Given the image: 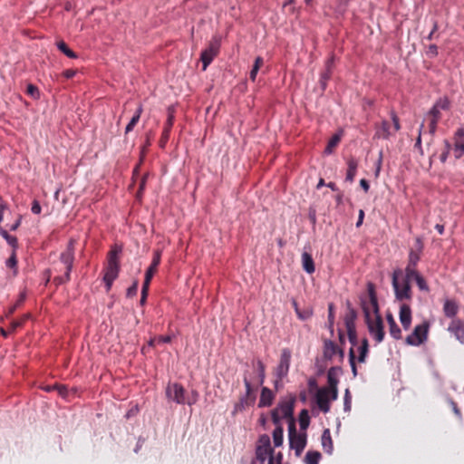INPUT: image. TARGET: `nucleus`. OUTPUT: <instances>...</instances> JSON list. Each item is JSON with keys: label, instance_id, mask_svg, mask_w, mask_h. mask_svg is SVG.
I'll return each instance as SVG.
<instances>
[{"label": "nucleus", "instance_id": "1", "mask_svg": "<svg viewBox=\"0 0 464 464\" xmlns=\"http://www.w3.org/2000/svg\"><path fill=\"white\" fill-rule=\"evenodd\" d=\"M253 371L246 370L243 373V382L246 387V394L241 396L235 405V411H241L246 407L251 406L256 401V391L262 385L266 378V366L261 360L252 362Z\"/></svg>", "mask_w": 464, "mask_h": 464}, {"label": "nucleus", "instance_id": "2", "mask_svg": "<svg viewBox=\"0 0 464 464\" xmlns=\"http://www.w3.org/2000/svg\"><path fill=\"white\" fill-rule=\"evenodd\" d=\"M121 252V247L115 246L108 254V264L103 276L107 292L111 290L113 281L118 277L120 272L119 254Z\"/></svg>", "mask_w": 464, "mask_h": 464}, {"label": "nucleus", "instance_id": "3", "mask_svg": "<svg viewBox=\"0 0 464 464\" xmlns=\"http://www.w3.org/2000/svg\"><path fill=\"white\" fill-rule=\"evenodd\" d=\"M74 244L75 241L71 239L66 249L60 255V261L63 265L65 271L63 276H57L53 278V283L56 285L65 284L71 279V272L74 261Z\"/></svg>", "mask_w": 464, "mask_h": 464}, {"label": "nucleus", "instance_id": "4", "mask_svg": "<svg viewBox=\"0 0 464 464\" xmlns=\"http://www.w3.org/2000/svg\"><path fill=\"white\" fill-rule=\"evenodd\" d=\"M367 296L361 297V307L363 312L364 320L372 318L375 315H380L375 287L371 282L367 284Z\"/></svg>", "mask_w": 464, "mask_h": 464}, {"label": "nucleus", "instance_id": "5", "mask_svg": "<svg viewBox=\"0 0 464 464\" xmlns=\"http://www.w3.org/2000/svg\"><path fill=\"white\" fill-rule=\"evenodd\" d=\"M256 459L260 464H265L266 460H268L267 464H275L274 450L271 447L270 437L267 434H262L258 438L256 447Z\"/></svg>", "mask_w": 464, "mask_h": 464}, {"label": "nucleus", "instance_id": "6", "mask_svg": "<svg viewBox=\"0 0 464 464\" xmlns=\"http://www.w3.org/2000/svg\"><path fill=\"white\" fill-rule=\"evenodd\" d=\"M295 402V398L294 396H290L287 399L281 401L277 407L275 408L271 412V418L274 424H278L281 421V419L285 418L288 421L291 419H294V406Z\"/></svg>", "mask_w": 464, "mask_h": 464}, {"label": "nucleus", "instance_id": "7", "mask_svg": "<svg viewBox=\"0 0 464 464\" xmlns=\"http://www.w3.org/2000/svg\"><path fill=\"white\" fill-rule=\"evenodd\" d=\"M288 439H289V446L291 450L295 451V455L300 457L304 449L306 446V433L296 431L295 428V419H291L289 420L288 427Z\"/></svg>", "mask_w": 464, "mask_h": 464}, {"label": "nucleus", "instance_id": "8", "mask_svg": "<svg viewBox=\"0 0 464 464\" xmlns=\"http://www.w3.org/2000/svg\"><path fill=\"white\" fill-rule=\"evenodd\" d=\"M392 122L382 121L380 125L376 126L375 136L383 140H388L394 136L401 129L400 120L394 111L391 112Z\"/></svg>", "mask_w": 464, "mask_h": 464}, {"label": "nucleus", "instance_id": "9", "mask_svg": "<svg viewBox=\"0 0 464 464\" xmlns=\"http://www.w3.org/2000/svg\"><path fill=\"white\" fill-rule=\"evenodd\" d=\"M185 393H186V391H185L184 387L178 382L169 383L166 388V396L169 400H171L178 404H185V403H187L188 405L194 404L197 401V398L194 397L193 399H190V398L186 399ZM193 393L195 394V396L198 395V393L196 392Z\"/></svg>", "mask_w": 464, "mask_h": 464}, {"label": "nucleus", "instance_id": "10", "mask_svg": "<svg viewBox=\"0 0 464 464\" xmlns=\"http://www.w3.org/2000/svg\"><path fill=\"white\" fill-rule=\"evenodd\" d=\"M401 274L400 270L394 271L392 274V286L394 289V294L396 299L402 300H410L411 298V288L409 282L402 279V282L400 283L399 276Z\"/></svg>", "mask_w": 464, "mask_h": 464}, {"label": "nucleus", "instance_id": "11", "mask_svg": "<svg viewBox=\"0 0 464 464\" xmlns=\"http://www.w3.org/2000/svg\"><path fill=\"white\" fill-rule=\"evenodd\" d=\"M368 331L373 337L377 343H382L384 340L385 332L382 318L380 315H375L372 318L365 320Z\"/></svg>", "mask_w": 464, "mask_h": 464}, {"label": "nucleus", "instance_id": "12", "mask_svg": "<svg viewBox=\"0 0 464 464\" xmlns=\"http://www.w3.org/2000/svg\"><path fill=\"white\" fill-rule=\"evenodd\" d=\"M290 362L291 351L288 348H284L281 352L279 363L275 372L276 376V380L275 382L276 386H277V383L288 374Z\"/></svg>", "mask_w": 464, "mask_h": 464}, {"label": "nucleus", "instance_id": "13", "mask_svg": "<svg viewBox=\"0 0 464 464\" xmlns=\"http://www.w3.org/2000/svg\"><path fill=\"white\" fill-rule=\"evenodd\" d=\"M220 47V40L218 37H214L208 48L203 50L200 54V61L203 63V71L207 70V67L212 63L214 58L218 55Z\"/></svg>", "mask_w": 464, "mask_h": 464}, {"label": "nucleus", "instance_id": "14", "mask_svg": "<svg viewBox=\"0 0 464 464\" xmlns=\"http://www.w3.org/2000/svg\"><path fill=\"white\" fill-rule=\"evenodd\" d=\"M429 325L426 323L416 325L413 332L407 336L406 343L410 345H420L426 339L428 334Z\"/></svg>", "mask_w": 464, "mask_h": 464}, {"label": "nucleus", "instance_id": "15", "mask_svg": "<svg viewBox=\"0 0 464 464\" xmlns=\"http://www.w3.org/2000/svg\"><path fill=\"white\" fill-rule=\"evenodd\" d=\"M316 404L321 411L327 413L330 411V402L332 400V392L325 387L320 388L315 395Z\"/></svg>", "mask_w": 464, "mask_h": 464}, {"label": "nucleus", "instance_id": "16", "mask_svg": "<svg viewBox=\"0 0 464 464\" xmlns=\"http://www.w3.org/2000/svg\"><path fill=\"white\" fill-rule=\"evenodd\" d=\"M160 259H161V251L155 250L153 252L152 261L145 273V279L143 282L144 285L150 284V281H151L153 276L155 275V273L157 272L158 266L160 264Z\"/></svg>", "mask_w": 464, "mask_h": 464}, {"label": "nucleus", "instance_id": "17", "mask_svg": "<svg viewBox=\"0 0 464 464\" xmlns=\"http://www.w3.org/2000/svg\"><path fill=\"white\" fill-rule=\"evenodd\" d=\"M453 151L456 159H460L464 155V129L459 128L454 134Z\"/></svg>", "mask_w": 464, "mask_h": 464}, {"label": "nucleus", "instance_id": "18", "mask_svg": "<svg viewBox=\"0 0 464 464\" xmlns=\"http://www.w3.org/2000/svg\"><path fill=\"white\" fill-rule=\"evenodd\" d=\"M324 354L326 359L331 360L335 354H338L342 362L344 357L343 349H340L333 341L327 340L324 342Z\"/></svg>", "mask_w": 464, "mask_h": 464}, {"label": "nucleus", "instance_id": "19", "mask_svg": "<svg viewBox=\"0 0 464 464\" xmlns=\"http://www.w3.org/2000/svg\"><path fill=\"white\" fill-rule=\"evenodd\" d=\"M423 249V244L420 238H416L415 249H411L409 253V260L407 266L417 267L418 263L420 259V254Z\"/></svg>", "mask_w": 464, "mask_h": 464}, {"label": "nucleus", "instance_id": "20", "mask_svg": "<svg viewBox=\"0 0 464 464\" xmlns=\"http://www.w3.org/2000/svg\"><path fill=\"white\" fill-rule=\"evenodd\" d=\"M449 331L452 333L461 343H464V323L461 320L453 319L449 325Z\"/></svg>", "mask_w": 464, "mask_h": 464}, {"label": "nucleus", "instance_id": "21", "mask_svg": "<svg viewBox=\"0 0 464 464\" xmlns=\"http://www.w3.org/2000/svg\"><path fill=\"white\" fill-rule=\"evenodd\" d=\"M328 386L326 387L332 392V400L338 398V379L335 377V368L332 367L327 372Z\"/></svg>", "mask_w": 464, "mask_h": 464}, {"label": "nucleus", "instance_id": "22", "mask_svg": "<svg viewBox=\"0 0 464 464\" xmlns=\"http://www.w3.org/2000/svg\"><path fill=\"white\" fill-rule=\"evenodd\" d=\"M400 321L405 330L410 328L411 324V310L407 304H402L400 307Z\"/></svg>", "mask_w": 464, "mask_h": 464}, {"label": "nucleus", "instance_id": "23", "mask_svg": "<svg viewBox=\"0 0 464 464\" xmlns=\"http://www.w3.org/2000/svg\"><path fill=\"white\" fill-rule=\"evenodd\" d=\"M428 117L430 119V123H429L430 132L431 134H434L437 130V124L441 118L440 111L439 109H437L436 107L432 106V108L430 110V111L428 113Z\"/></svg>", "mask_w": 464, "mask_h": 464}, {"label": "nucleus", "instance_id": "24", "mask_svg": "<svg viewBox=\"0 0 464 464\" xmlns=\"http://www.w3.org/2000/svg\"><path fill=\"white\" fill-rule=\"evenodd\" d=\"M356 319H357V312L354 308H353L351 306V304L348 303L347 304V312L344 316V324H345L346 330L356 328V325H355Z\"/></svg>", "mask_w": 464, "mask_h": 464}, {"label": "nucleus", "instance_id": "25", "mask_svg": "<svg viewBox=\"0 0 464 464\" xmlns=\"http://www.w3.org/2000/svg\"><path fill=\"white\" fill-rule=\"evenodd\" d=\"M173 124H174V113H173V111L170 108H169L168 119L165 123V126H164V129L162 131V135H161V139H160V141L162 144H164L168 141Z\"/></svg>", "mask_w": 464, "mask_h": 464}, {"label": "nucleus", "instance_id": "26", "mask_svg": "<svg viewBox=\"0 0 464 464\" xmlns=\"http://www.w3.org/2000/svg\"><path fill=\"white\" fill-rule=\"evenodd\" d=\"M275 399L274 392L267 387H263L261 391L260 400L258 407H268L271 406Z\"/></svg>", "mask_w": 464, "mask_h": 464}, {"label": "nucleus", "instance_id": "27", "mask_svg": "<svg viewBox=\"0 0 464 464\" xmlns=\"http://www.w3.org/2000/svg\"><path fill=\"white\" fill-rule=\"evenodd\" d=\"M386 320L389 324V331L390 334L396 340H399L401 338V331L398 324H396L393 315L392 313H388L386 314Z\"/></svg>", "mask_w": 464, "mask_h": 464}, {"label": "nucleus", "instance_id": "28", "mask_svg": "<svg viewBox=\"0 0 464 464\" xmlns=\"http://www.w3.org/2000/svg\"><path fill=\"white\" fill-rule=\"evenodd\" d=\"M321 441H322V447H323L324 450L327 454H332L333 450H334V443H333V440H332V436H331V431L329 429H325L323 431Z\"/></svg>", "mask_w": 464, "mask_h": 464}, {"label": "nucleus", "instance_id": "29", "mask_svg": "<svg viewBox=\"0 0 464 464\" xmlns=\"http://www.w3.org/2000/svg\"><path fill=\"white\" fill-rule=\"evenodd\" d=\"M358 168V160L353 157L347 160V171L345 179L349 182H353L354 180V177L356 175Z\"/></svg>", "mask_w": 464, "mask_h": 464}, {"label": "nucleus", "instance_id": "30", "mask_svg": "<svg viewBox=\"0 0 464 464\" xmlns=\"http://www.w3.org/2000/svg\"><path fill=\"white\" fill-rule=\"evenodd\" d=\"M302 266L307 274L311 275L315 271L314 259L307 252L302 254Z\"/></svg>", "mask_w": 464, "mask_h": 464}, {"label": "nucleus", "instance_id": "31", "mask_svg": "<svg viewBox=\"0 0 464 464\" xmlns=\"http://www.w3.org/2000/svg\"><path fill=\"white\" fill-rule=\"evenodd\" d=\"M459 311V305L454 300L447 299L443 305V312L447 317H454Z\"/></svg>", "mask_w": 464, "mask_h": 464}, {"label": "nucleus", "instance_id": "32", "mask_svg": "<svg viewBox=\"0 0 464 464\" xmlns=\"http://www.w3.org/2000/svg\"><path fill=\"white\" fill-rule=\"evenodd\" d=\"M275 425H276V428L273 431V441H274L275 447H280V446H282L283 441H284V436H283L284 430H283V427L280 422L278 424H275Z\"/></svg>", "mask_w": 464, "mask_h": 464}, {"label": "nucleus", "instance_id": "33", "mask_svg": "<svg viewBox=\"0 0 464 464\" xmlns=\"http://www.w3.org/2000/svg\"><path fill=\"white\" fill-rule=\"evenodd\" d=\"M310 424V416L308 411L304 409L299 414V425L303 432H305L306 429Z\"/></svg>", "mask_w": 464, "mask_h": 464}, {"label": "nucleus", "instance_id": "34", "mask_svg": "<svg viewBox=\"0 0 464 464\" xmlns=\"http://www.w3.org/2000/svg\"><path fill=\"white\" fill-rule=\"evenodd\" d=\"M369 352V343L366 338L362 340L361 346L359 347L358 362H364Z\"/></svg>", "mask_w": 464, "mask_h": 464}, {"label": "nucleus", "instance_id": "35", "mask_svg": "<svg viewBox=\"0 0 464 464\" xmlns=\"http://www.w3.org/2000/svg\"><path fill=\"white\" fill-rule=\"evenodd\" d=\"M321 453L319 451L309 450L304 457L305 464H318L321 459Z\"/></svg>", "mask_w": 464, "mask_h": 464}, {"label": "nucleus", "instance_id": "36", "mask_svg": "<svg viewBox=\"0 0 464 464\" xmlns=\"http://www.w3.org/2000/svg\"><path fill=\"white\" fill-rule=\"evenodd\" d=\"M0 235L6 240L8 245L12 246L13 250L16 251V249L18 248L17 237L8 234V232L5 229L0 231Z\"/></svg>", "mask_w": 464, "mask_h": 464}, {"label": "nucleus", "instance_id": "37", "mask_svg": "<svg viewBox=\"0 0 464 464\" xmlns=\"http://www.w3.org/2000/svg\"><path fill=\"white\" fill-rule=\"evenodd\" d=\"M5 265L8 268L13 270V275H17V258H16V251L12 250L11 256L6 260Z\"/></svg>", "mask_w": 464, "mask_h": 464}, {"label": "nucleus", "instance_id": "38", "mask_svg": "<svg viewBox=\"0 0 464 464\" xmlns=\"http://www.w3.org/2000/svg\"><path fill=\"white\" fill-rule=\"evenodd\" d=\"M420 274L418 272L417 267L407 266L405 268V277L403 280L411 283L412 279H416Z\"/></svg>", "mask_w": 464, "mask_h": 464}, {"label": "nucleus", "instance_id": "39", "mask_svg": "<svg viewBox=\"0 0 464 464\" xmlns=\"http://www.w3.org/2000/svg\"><path fill=\"white\" fill-rule=\"evenodd\" d=\"M58 49L69 58H77L76 53L72 51L63 41L57 43Z\"/></svg>", "mask_w": 464, "mask_h": 464}, {"label": "nucleus", "instance_id": "40", "mask_svg": "<svg viewBox=\"0 0 464 464\" xmlns=\"http://www.w3.org/2000/svg\"><path fill=\"white\" fill-rule=\"evenodd\" d=\"M440 111H449L450 108V102L447 97L440 98L433 105Z\"/></svg>", "mask_w": 464, "mask_h": 464}, {"label": "nucleus", "instance_id": "41", "mask_svg": "<svg viewBox=\"0 0 464 464\" xmlns=\"http://www.w3.org/2000/svg\"><path fill=\"white\" fill-rule=\"evenodd\" d=\"M447 401H448L449 405L450 406V408H451L453 413L455 414V416L459 420H461L462 419V413H461V411L459 408L457 402L451 397H448L447 398Z\"/></svg>", "mask_w": 464, "mask_h": 464}, {"label": "nucleus", "instance_id": "42", "mask_svg": "<svg viewBox=\"0 0 464 464\" xmlns=\"http://www.w3.org/2000/svg\"><path fill=\"white\" fill-rule=\"evenodd\" d=\"M333 63H334V57H331L330 59H328V61L326 62V72H324L321 75V81H322V83L324 86L325 85V82L330 78L331 67L333 65Z\"/></svg>", "mask_w": 464, "mask_h": 464}, {"label": "nucleus", "instance_id": "43", "mask_svg": "<svg viewBox=\"0 0 464 464\" xmlns=\"http://www.w3.org/2000/svg\"><path fill=\"white\" fill-rule=\"evenodd\" d=\"M349 362L351 365L353 375V377H356L357 376V367H356V363H355V353H354V350L353 348H351L349 351Z\"/></svg>", "mask_w": 464, "mask_h": 464}, {"label": "nucleus", "instance_id": "44", "mask_svg": "<svg viewBox=\"0 0 464 464\" xmlns=\"http://www.w3.org/2000/svg\"><path fill=\"white\" fill-rule=\"evenodd\" d=\"M415 282L420 291L429 292V290H430L429 285L421 275L417 276V278L415 279Z\"/></svg>", "mask_w": 464, "mask_h": 464}, {"label": "nucleus", "instance_id": "45", "mask_svg": "<svg viewBox=\"0 0 464 464\" xmlns=\"http://www.w3.org/2000/svg\"><path fill=\"white\" fill-rule=\"evenodd\" d=\"M340 141V137L338 135H334L331 138V140H329L326 148H325V151L327 153H331L333 151V149L335 148L337 146V144L339 143Z\"/></svg>", "mask_w": 464, "mask_h": 464}, {"label": "nucleus", "instance_id": "46", "mask_svg": "<svg viewBox=\"0 0 464 464\" xmlns=\"http://www.w3.org/2000/svg\"><path fill=\"white\" fill-rule=\"evenodd\" d=\"M346 331H347L349 342L351 343L352 348L353 349V346H355L358 343L356 328L355 329H348Z\"/></svg>", "mask_w": 464, "mask_h": 464}, {"label": "nucleus", "instance_id": "47", "mask_svg": "<svg viewBox=\"0 0 464 464\" xmlns=\"http://www.w3.org/2000/svg\"><path fill=\"white\" fill-rule=\"evenodd\" d=\"M24 300V295H21V296L17 300V302L9 307L6 316H10L11 314H13L15 312V310L23 304Z\"/></svg>", "mask_w": 464, "mask_h": 464}, {"label": "nucleus", "instance_id": "48", "mask_svg": "<svg viewBox=\"0 0 464 464\" xmlns=\"http://www.w3.org/2000/svg\"><path fill=\"white\" fill-rule=\"evenodd\" d=\"M138 285V281H134V283L127 289V297H133L137 295Z\"/></svg>", "mask_w": 464, "mask_h": 464}, {"label": "nucleus", "instance_id": "49", "mask_svg": "<svg viewBox=\"0 0 464 464\" xmlns=\"http://www.w3.org/2000/svg\"><path fill=\"white\" fill-rule=\"evenodd\" d=\"M26 93L34 98H36L39 95V91L36 86L28 84L26 88Z\"/></svg>", "mask_w": 464, "mask_h": 464}, {"label": "nucleus", "instance_id": "50", "mask_svg": "<svg viewBox=\"0 0 464 464\" xmlns=\"http://www.w3.org/2000/svg\"><path fill=\"white\" fill-rule=\"evenodd\" d=\"M142 111H143L142 106L139 105V107L136 110L135 114L133 115V117L130 121V123H132V124L136 125L139 122V121H140V115H141Z\"/></svg>", "mask_w": 464, "mask_h": 464}, {"label": "nucleus", "instance_id": "51", "mask_svg": "<svg viewBox=\"0 0 464 464\" xmlns=\"http://www.w3.org/2000/svg\"><path fill=\"white\" fill-rule=\"evenodd\" d=\"M51 389L57 390L58 393L63 397L67 396L68 389L64 385H57V386H53V388L49 387V388H47V391H50Z\"/></svg>", "mask_w": 464, "mask_h": 464}, {"label": "nucleus", "instance_id": "52", "mask_svg": "<svg viewBox=\"0 0 464 464\" xmlns=\"http://www.w3.org/2000/svg\"><path fill=\"white\" fill-rule=\"evenodd\" d=\"M150 285H142L141 288V297H140V304L143 305L146 302L148 292H149Z\"/></svg>", "mask_w": 464, "mask_h": 464}, {"label": "nucleus", "instance_id": "53", "mask_svg": "<svg viewBox=\"0 0 464 464\" xmlns=\"http://www.w3.org/2000/svg\"><path fill=\"white\" fill-rule=\"evenodd\" d=\"M426 54L429 56V57H435L438 55V47L436 44H430L427 51H426Z\"/></svg>", "mask_w": 464, "mask_h": 464}, {"label": "nucleus", "instance_id": "54", "mask_svg": "<svg viewBox=\"0 0 464 464\" xmlns=\"http://www.w3.org/2000/svg\"><path fill=\"white\" fill-rule=\"evenodd\" d=\"M350 407H351V396H350L349 390L346 389L345 395H344V408H345V410H349Z\"/></svg>", "mask_w": 464, "mask_h": 464}, {"label": "nucleus", "instance_id": "55", "mask_svg": "<svg viewBox=\"0 0 464 464\" xmlns=\"http://www.w3.org/2000/svg\"><path fill=\"white\" fill-rule=\"evenodd\" d=\"M41 209H42V208H41L39 202L37 200H34L32 203V208H31L32 212L34 214H40Z\"/></svg>", "mask_w": 464, "mask_h": 464}, {"label": "nucleus", "instance_id": "56", "mask_svg": "<svg viewBox=\"0 0 464 464\" xmlns=\"http://www.w3.org/2000/svg\"><path fill=\"white\" fill-rule=\"evenodd\" d=\"M75 74H76V71H75V70H72V69L65 70V71L63 72V75L66 79H71V78H72Z\"/></svg>", "mask_w": 464, "mask_h": 464}, {"label": "nucleus", "instance_id": "57", "mask_svg": "<svg viewBox=\"0 0 464 464\" xmlns=\"http://www.w3.org/2000/svg\"><path fill=\"white\" fill-rule=\"evenodd\" d=\"M439 26H438V24L437 22H433V27H432V30L431 32L429 34V35L427 36V39L431 41L433 38H434V34L435 32L438 30Z\"/></svg>", "mask_w": 464, "mask_h": 464}, {"label": "nucleus", "instance_id": "58", "mask_svg": "<svg viewBox=\"0 0 464 464\" xmlns=\"http://www.w3.org/2000/svg\"><path fill=\"white\" fill-rule=\"evenodd\" d=\"M21 219H22V217H21V216H19V217L17 218V219L15 220V222H14L13 225H11V227H10V230H11V231H15V230L20 227V225H21Z\"/></svg>", "mask_w": 464, "mask_h": 464}, {"label": "nucleus", "instance_id": "59", "mask_svg": "<svg viewBox=\"0 0 464 464\" xmlns=\"http://www.w3.org/2000/svg\"><path fill=\"white\" fill-rule=\"evenodd\" d=\"M264 64V60L262 57L258 56L256 58L255 60V63H254V67H256L258 70L263 66Z\"/></svg>", "mask_w": 464, "mask_h": 464}, {"label": "nucleus", "instance_id": "60", "mask_svg": "<svg viewBox=\"0 0 464 464\" xmlns=\"http://www.w3.org/2000/svg\"><path fill=\"white\" fill-rule=\"evenodd\" d=\"M363 218H364V211L362 209H360L359 210L358 220H357V223H356V227H359L362 224Z\"/></svg>", "mask_w": 464, "mask_h": 464}, {"label": "nucleus", "instance_id": "61", "mask_svg": "<svg viewBox=\"0 0 464 464\" xmlns=\"http://www.w3.org/2000/svg\"><path fill=\"white\" fill-rule=\"evenodd\" d=\"M258 69L256 67H254L252 68L251 72H250V74H249V78L252 82H255L256 81V75H257V72H258Z\"/></svg>", "mask_w": 464, "mask_h": 464}, {"label": "nucleus", "instance_id": "62", "mask_svg": "<svg viewBox=\"0 0 464 464\" xmlns=\"http://www.w3.org/2000/svg\"><path fill=\"white\" fill-rule=\"evenodd\" d=\"M360 185L365 192H368V190L370 188V185L366 179H361Z\"/></svg>", "mask_w": 464, "mask_h": 464}, {"label": "nucleus", "instance_id": "63", "mask_svg": "<svg viewBox=\"0 0 464 464\" xmlns=\"http://www.w3.org/2000/svg\"><path fill=\"white\" fill-rule=\"evenodd\" d=\"M274 457H275V464H282L283 454L281 452H278L276 454L274 453Z\"/></svg>", "mask_w": 464, "mask_h": 464}, {"label": "nucleus", "instance_id": "64", "mask_svg": "<svg viewBox=\"0 0 464 464\" xmlns=\"http://www.w3.org/2000/svg\"><path fill=\"white\" fill-rule=\"evenodd\" d=\"M22 326V322L15 320L11 323V331H15L16 328Z\"/></svg>", "mask_w": 464, "mask_h": 464}]
</instances>
